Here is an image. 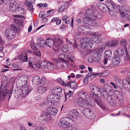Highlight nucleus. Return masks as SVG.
I'll use <instances>...</instances> for the list:
<instances>
[{
  "label": "nucleus",
  "instance_id": "obj_14",
  "mask_svg": "<svg viewBox=\"0 0 130 130\" xmlns=\"http://www.w3.org/2000/svg\"><path fill=\"white\" fill-rule=\"evenodd\" d=\"M114 79L117 85L121 89H122L123 88V83L120 78L117 76L115 77Z\"/></svg>",
  "mask_w": 130,
  "mask_h": 130
},
{
  "label": "nucleus",
  "instance_id": "obj_4",
  "mask_svg": "<svg viewBox=\"0 0 130 130\" xmlns=\"http://www.w3.org/2000/svg\"><path fill=\"white\" fill-rule=\"evenodd\" d=\"M73 117V116L68 115L67 117H63L60 119L58 124L60 126L66 128L69 126L70 123H73L72 119Z\"/></svg>",
  "mask_w": 130,
  "mask_h": 130
},
{
  "label": "nucleus",
  "instance_id": "obj_42",
  "mask_svg": "<svg viewBox=\"0 0 130 130\" xmlns=\"http://www.w3.org/2000/svg\"><path fill=\"white\" fill-rule=\"evenodd\" d=\"M46 82V80L45 79L44 77H42L40 79L38 85L43 86L45 84Z\"/></svg>",
  "mask_w": 130,
  "mask_h": 130
},
{
  "label": "nucleus",
  "instance_id": "obj_9",
  "mask_svg": "<svg viewBox=\"0 0 130 130\" xmlns=\"http://www.w3.org/2000/svg\"><path fill=\"white\" fill-rule=\"evenodd\" d=\"M86 15H87L86 17L83 19V21L84 22H87V21H89L90 20L94 19H95V14L93 12L92 10L91 9H87L86 11Z\"/></svg>",
  "mask_w": 130,
  "mask_h": 130
},
{
  "label": "nucleus",
  "instance_id": "obj_28",
  "mask_svg": "<svg viewBox=\"0 0 130 130\" xmlns=\"http://www.w3.org/2000/svg\"><path fill=\"white\" fill-rule=\"evenodd\" d=\"M14 12L17 13V14H19L22 16L24 14V11L23 8L21 7H17V8Z\"/></svg>",
  "mask_w": 130,
  "mask_h": 130
},
{
  "label": "nucleus",
  "instance_id": "obj_59",
  "mask_svg": "<svg viewBox=\"0 0 130 130\" xmlns=\"http://www.w3.org/2000/svg\"><path fill=\"white\" fill-rule=\"evenodd\" d=\"M91 41H94V42H96L97 43V40L98 39V37H93V38H91Z\"/></svg>",
  "mask_w": 130,
  "mask_h": 130
},
{
  "label": "nucleus",
  "instance_id": "obj_51",
  "mask_svg": "<svg viewBox=\"0 0 130 130\" xmlns=\"http://www.w3.org/2000/svg\"><path fill=\"white\" fill-rule=\"evenodd\" d=\"M34 130H46V128L45 127L37 126L34 128Z\"/></svg>",
  "mask_w": 130,
  "mask_h": 130
},
{
  "label": "nucleus",
  "instance_id": "obj_3",
  "mask_svg": "<svg viewBox=\"0 0 130 130\" xmlns=\"http://www.w3.org/2000/svg\"><path fill=\"white\" fill-rule=\"evenodd\" d=\"M8 81L7 80H3L1 83L0 87V94L2 98L3 99L9 96L8 98L9 99L12 94L11 92H9L7 89V87L8 84Z\"/></svg>",
  "mask_w": 130,
  "mask_h": 130
},
{
  "label": "nucleus",
  "instance_id": "obj_49",
  "mask_svg": "<svg viewBox=\"0 0 130 130\" xmlns=\"http://www.w3.org/2000/svg\"><path fill=\"white\" fill-rule=\"evenodd\" d=\"M54 51H55L56 55L58 56L61 54V51L60 49H54Z\"/></svg>",
  "mask_w": 130,
  "mask_h": 130
},
{
  "label": "nucleus",
  "instance_id": "obj_43",
  "mask_svg": "<svg viewBox=\"0 0 130 130\" xmlns=\"http://www.w3.org/2000/svg\"><path fill=\"white\" fill-rule=\"evenodd\" d=\"M120 44L121 45L124 47L125 48L128 45V43L125 39H122L120 41Z\"/></svg>",
  "mask_w": 130,
  "mask_h": 130
},
{
  "label": "nucleus",
  "instance_id": "obj_22",
  "mask_svg": "<svg viewBox=\"0 0 130 130\" xmlns=\"http://www.w3.org/2000/svg\"><path fill=\"white\" fill-rule=\"evenodd\" d=\"M40 79V77L38 75H35L34 76L31 80L32 83L33 85H38Z\"/></svg>",
  "mask_w": 130,
  "mask_h": 130
},
{
  "label": "nucleus",
  "instance_id": "obj_62",
  "mask_svg": "<svg viewBox=\"0 0 130 130\" xmlns=\"http://www.w3.org/2000/svg\"><path fill=\"white\" fill-rule=\"evenodd\" d=\"M88 77L86 76V77L83 79V82L84 84H87L88 82Z\"/></svg>",
  "mask_w": 130,
  "mask_h": 130
},
{
  "label": "nucleus",
  "instance_id": "obj_36",
  "mask_svg": "<svg viewBox=\"0 0 130 130\" xmlns=\"http://www.w3.org/2000/svg\"><path fill=\"white\" fill-rule=\"evenodd\" d=\"M93 57L95 59V61H99L101 60L100 54L97 52L94 53L93 55Z\"/></svg>",
  "mask_w": 130,
  "mask_h": 130
},
{
  "label": "nucleus",
  "instance_id": "obj_41",
  "mask_svg": "<svg viewBox=\"0 0 130 130\" xmlns=\"http://www.w3.org/2000/svg\"><path fill=\"white\" fill-rule=\"evenodd\" d=\"M38 47H45L46 46V44L45 43V41L44 40H42L40 41L38 43Z\"/></svg>",
  "mask_w": 130,
  "mask_h": 130
},
{
  "label": "nucleus",
  "instance_id": "obj_23",
  "mask_svg": "<svg viewBox=\"0 0 130 130\" xmlns=\"http://www.w3.org/2000/svg\"><path fill=\"white\" fill-rule=\"evenodd\" d=\"M48 89L47 86L43 87V86L39 87L37 91V93L42 94L45 93Z\"/></svg>",
  "mask_w": 130,
  "mask_h": 130
},
{
  "label": "nucleus",
  "instance_id": "obj_17",
  "mask_svg": "<svg viewBox=\"0 0 130 130\" xmlns=\"http://www.w3.org/2000/svg\"><path fill=\"white\" fill-rule=\"evenodd\" d=\"M106 3L109 9V11H113L115 9L114 6V4L111 0H108L106 1Z\"/></svg>",
  "mask_w": 130,
  "mask_h": 130
},
{
  "label": "nucleus",
  "instance_id": "obj_34",
  "mask_svg": "<svg viewBox=\"0 0 130 130\" xmlns=\"http://www.w3.org/2000/svg\"><path fill=\"white\" fill-rule=\"evenodd\" d=\"M30 45L32 49L35 51L37 50L39 47L38 43H35L33 42H31Z\"/></svg>",
  "mask_w": 130,
  "mask_h": 130
},
{
  "label": "nucleus",
  "instance_id": "obj_45",
  "mask_svg": "<svg viewBox=\"0 0 130 130\" xmlns=\"http://www.w3.org/2000/svg\"><path fill=\"white\" fill-rule=\"evenodd\" d=\"M65 59H68L71 60L72 59V58H73V56L71 55L69 53H67L66 54H65Z\"/></svg>",
  "mask_w": 130,
  "mask_h": 130
},
{
  "label": "nucleus",
  "instance_id": "obj_46",
  "mask_svg": "<svg viewBox=\"0 0 130 130\" xmlns=\"http://www.w3.org/2000/svg\"><path fill=\"white\" fill-rule=\"evenodd\" d=\"M90 34L91 36H100L101 35V34L98 32H92Z\"/></svg>",
  "mask_w": 130,
  "mask_h": 130
},
{
  "label": "nucleus",
  "instance_id": "obj_31",
  "mask_svg": "<svg viewBox=\"0 0 130 130\" xmlns=\"http://www.w3.org/2000/svg\"><path fill=\"white\" fill-rule=\"evenodd\" d=\"M41 68L45 71H47V67L48 64V62L45 61H43L41 63Z\"/></svg>",
  "mask_w": 130,
  "mask_h": 130
},
{
  "label": "nucleus",
  "instance_id": "obj_35",
  "mask_svg": "<svg viewBox=\"0 0 130 130\" xmlns=\"http://www.w3.org/2000/svg\"><path fill=\"white\" fill-rule=\"evenodd\" d=\"M68 84V87L70 86L71 88L72 89H76L77 86L76 82L74 81L69 82Z\"/></svg>",
  "mask_w": 130,
  "mask_h": 130
},
{
  "label": "nucleus",
  "instance_id": "obj_60",
  "mask_svg": "<svg viewBox=\"0 0 130 130\" xmlns=\"http://www.w3.org/2000/svg\"><path fill=\"white\" fill-rule=\"evenodd\" d=\"M35 65L36 66V67L37 69H39L41 67V63L40 62H37L35 64Z\"/></svg>",
  "mask_w": 130,
  "mask_h": 130
},
{
  "label": "nucleus",
  "instance_id": "obj_10",
  "mask_svg": "<svg viewBox=\"0 0 130 130\" xmlns=\"http://www.w3.org/2000/svg\"><path fill=\"white\" fill-rule=\"evenodd\" d=\"M52 119L51 116L47 113L43 114L39 118V122L42 124H45L47 121L51 120Z\"/></svg>",
  "mask_w": 130,
  "mask_h": 130
},
{
  "label": "nucleus",
  "instance_id": "obj_12",
  "mask_svg": "<svg viewBox=\"0 0 130 130\" xmlns=\"http://www.w3.org/2000/svg\"><path fill=\"white\" fill-rule=\"evenodd\" d=\"M84 114L86 117L90 119H93L95 117L94 113L88 108L85 109Z\"/></svg>",
  "mask_w": 130,
  "mask_h": 130
},
{
  "label": "nucleus",
  "instance_id": "obj_16",
  "mask_svg": "<svg viewBox=\"0 0 130 130\" xmlns=\"http://www.w3.org/2000/svg\"><path fill=\"white\" fill-rule=\"evenodd\" d=\"M54 46L56 47L59 46L62 43V40L59 36H56L54 38Z\"/></svg>",
  "mask_w": 130,
  "mask_h": 130
},
{
  "label": "nucleus",
  "instance_id": "obj_38",
  "mask_svg": "<svg viewBox=\"0 0 130 130\" xmlns=\"http://www.w3.org/2000/svg\"><path fill=\"white\" fill-rule=\"evenodd\" d=\"M86 29H88L89 30V28L85 26H80L78 27L77 29L78 31L80 33L82 31Z\"/></svg>",
  "mask_w": 130,
  "mask_h": 130
},
{
  "label": "nucleus",
  "instance_id": "obj_56",
  "mask_svg": "<svg viewBox=\"0 0 130 130\" xmlns=\"http://www.w3.org/2000/svg\"><path fill=\"white\" fill-rule=\"evenodd\" d=\"M12 17H15L17 18H20L22 19H24V16H22L20 15H13Z\"/></svg>",
  "mask_w": 130,
  "mask_h": 130
},
{
  "label": "nucleus",
  "instance_id": "obj_37",
  "mask_svg": "<svg viewBox=\"0 0 130 130\" xmlns=\"http://www.w3.org/2000/svg\"><path fill=\"white\" fill-rule=\"evenodd\" d=\"M54 64L50 62H48V64L47 66V71H52L54 70Z\"/></svg>",
  "mask_w": 130,
  "mask_h": 130
},
{
  "label": "nucleus",
  "instance_id": "obj_47",
  "mask_svg": "<svg viewBox=\"0 0 130 130\" xmlns=\"http://www.w3.org/2000/svg\"><path fill=\"white\" fill-rule=\"evenodd\" d=\"M58 58L62 61L64 60V59H65V54L62 53L58 56Z\"/></svg>",
  "mask_w": 130,
  "mask_h": 130
},
{
  "label": "nucleus",
  "instance_id": "obj_48",
  "mask_svg": "<svg viewBox=\"0 0 130 130\" xmlns=\"http://www.w3.org/2000/svg\"><path fill=\"white\" fill-rule=\"evenodd\" d=\"M104 6L103 7L102 10L103 12H108L109 11V10L106 5H104Z\"/></svg>",
  "mask_w": 130,
  "mask_h": 130
},
{
  "label": "nucleus",
  "instance_id": "obj_50",
  "mask_svg": "<svg viewBox=\"0 0 130 130\" xmlns=\"http://www.w3.org/2000/svg\"><path fill=\"white\" fill-rule=\"evenodd\" d=\"M122 6H121L119 5L118 6L115 8V9L116 11L117 12H120L122 11Z\"/></svg>",
  "mask_w": 130,
  "mask_h": 130
},
{
  "label": "nucleus",
  "instance_id": "obj_26",
  "mask_svg": "<svg viewBox=\"0 0 130 130\" xmlns=\"http://www.w3.org/2000/svg\"><path fill=\"white\" fill-rule=\"evenodd\" d=\"M120 62V57L116 55L114 56L112 60V63L114 65L118 64Z\"/></svg>",
  "mask_w": 130,
  "mask_h": 130
},
{
  "label": "nucleus",
  "instance_id": "obj_15",
  "mask_svg": "<svg viewBox=\"0 0 130 130\" xmlns=\"http://www.w3.org/2000/svg\"><path fill=\"white\" fill-rule=\"evenodd\" d=\"M114 93L115 97L119 100L122 101L124 100L123 96L122 93L119 91L115 90Z\"/></svg>",
  "mask_w": 130,
  "mask_h": 130
},
{
  "label": "nucleus",
  "instance_id": "obj_24",
  "mask_svg": "<svg viewBox=\"0 0 130 130\" xmlns=\"http://www.w3.org/2000/svg\"><path fill=\"white\" fill-rule=\"evenodd\" d=\"M46 43L47 45L49 47H52L54 46V40L51 39H46Z\"/></svg>",
  "mask_w": 130,
  "mask_h": 130
},
{
  "label": "nucleus",
  "instance_id": "obj_40",
  "mask_svg": "<svg viewBox=\"0 0 130 130\" xmlns=\"http://www.w3.org/2000/svg\"><path fill=\"white\" fill-rule=\"evenodd\" d=\"M70 47H69L68 45L64 44L61 47V50L63 52H67Z\"/></svg>",
  "mask_w": 130,
  "mask_h": 130
},
{
  "label": "nucleus",
  "instance_id": "obj_13",
  "mask_svg": "<svg viewBox=\"0 0 130 130\" xmlns=\"http://www.w3.org/2000/svg\"><path fill=\"white\" fill-rule=\"evenodd\" d=\"M46 110L48 113L51 116L55 115L57 113L58 111L57 109L55 107H48L46 108Z\"/></svg>",
  "mask_w": 130,
  "mask_h": 130
},
{
  "label": "nucleus",
  "instance_id": "obj_5",
  "mask_svg": "<svg viewBox=\"0 0 130 130\" xmlns=\"http://www.w3.org/2000/svg\"><path fill=\"white\" fill-rule=\"evenodd\" d=\"M89 97L83 99L77 98L76 101L78 105L82 107H90L91 106H94L95 105V101L90 103L89 101Z\"/></svg>",
  "mask_w": 130,
  "mask_h": 130
},
{
  "label": "nucleus",
  "instance_id": "obj_19",
  "mask_svg": "<svg viewBox=\"0 0 130 130\" xmlns=\"http://www.w3.org/2000/svg\"><path fill=\"white\" fill-rule=\"evenodd\" d=\"M9 8L10 10L14 12L15 11L17 7V3L16 2L10 1L9 3Z\"/></svg>",
  "mask_w": 130,
  "mask_h": 130
},
{
  "label": "nucleus",
  "instance_id": "obj_63",
  "mask_svg": "<svg viewBox=\"0 0 130 130\" xmlns=\"http://www.w3.org/2000/svg\"><path fill=\"white\" fill-rule=\"evenodd\" d=\"M60 84L63 86H68V83L66 84L63 80H62V81H61V83H60Z\"/></svg>",
  "mask_w": 130,
  "mask_h": 130
},
{
  "label": "nucleus",
  "instance_id": "obj_55",
  "mask_svg": "<svg viewBox=\"0 0 130 130\" xmlns=\"http://www.w3.org/2000/svg\"><path fill=\"white\" fill-rule=\"evenodd\" d=\"M127 75L128 77H127L126 80L128 84L130 85V72L127 73Z\"/></svg>",
  "mask_w": 130,
  "mask_h": 130
},
{
  "label": "nucleus",
  "instance_id": "obj_29",
  "mask_svg": "<svg viewBox=\"0 0 130 130\" xmlns=\"http://www.w3.org/2000/svg\"><path fill=\"white\" fill-rule=\"evenodd\" d=\"M78 95L79 98L83 99L89 97L88 94L85 92L83 91H79L78 92Z\"/></svg>",
  "mask_w": 130,
  "mask_h": 130
},
{
  "label": "nucleus",
  "instance_id": "obj_57",
  "mask_svg": "<svg viewBox=\"0 0 130 130\" xmlns=\"http://www.w3.org/2000/svg\"><path fill=\"white\" fill-rule=\"evenodd\" d=\"M65 130H78L76 128L71 126H69L65 128Z\"/></svg>",
  "mask_w": 130,
  "mask_h": 130
},
{
  "label": "nucleus",
  "instance_id": "obj_18",
  "mask_svg": "<svg viewBox=\"0 0 130 130\" xmlns=\"http://www.w3.org/2000/svg\"><path fill=\"white\" fill-rule=\"evenodd\" d=\"M81 111V110L79 109L74 108L72 109V112L74 117L76 118L79 116Z\"/></svg>",
  "mask_w": 130,
  "mask_h": 130
},
{
  "label": "nucleus",
  "instance_id": "obj_64",
  "mask_svg": "<svg viewBox=\"0 0 130 130\" xmlns=\"http://www.w3.org/2000/svg\"><path fill=\"white\" fill-rule=\"evenodd\" d=\"M110 84L114 88L116 89H117L118 88V87L115 84L112 82H110Z\"/></svg>",
  "mask_w": 130,
  "mask_h": 130
},
{
  "label": "nucleus",
  "instance_id": "obj_61",
  "mask_svg": "<svg viewBox=\"0 0 130 130\" xmlns=\"http://www.w3.org/2000/svg\"><path fill=\"white\" fill-rule=\"evenodd\" d=\"M127 51H126V56H125V60L127 61H129L130 60V59L129 56L127 55L128 53H127Z\"/></svg>",
  "mask_w": 130,
  "mask_h": 130
},
{
  "label": "nucleus",
  "instance_id": "obj_11",
  "mask_svg": "<svg viewBox=\"0 0 130 130\" xmlns=\"http://www.w3.org/2000/svg\"><path fill=\"white\" fill-rule=\"evenodd\" d=\"M26 77V81L27 83L25 84V96H27L32 90L30 85L28 82V80L29 77V76L27 75H25V77Z\"/></svg>",
  "mask_w": 130,
  "mask_h": 130
},
{
  "label": "nucleus",
  "instance_id": "obj_39",
  "mask_svg": "<svg viewBox=\"0 0 130 130\" xmlns=\"http://www.w3.org/2000/svg\"><path fill=\"white\" fill-rule=\"evenodd\" d=\"M26 5V8L27 10L33 13L34 9L33 8V6L31 4H27Z\"/></svg>",
  "mask_w": 130,
  "mask_h": 130
},
{
  "label": "nucleus",
  "instance_id": "obj_1",
  "mask_svg": "<svg viewBox=\"0 0 130 130\" xmlns=\"http://www.w3.org/2000/svg\"><path fill=\"white\" fill-rule=\"evenodd\" d=\"M14 21L15 24L11 25V27L12 29L8 28L4 32L6 38L8 39H13L16 35L15 31L18 32L20 31V26H22L23 25V22L21 19L15 18L14 19Z\"/></svg>",
  "mask_w": 130,
  "mask_h": 130
},
{
  "label": "nucleus",
  "instance_id": "obj_54",
  "mask_svg": "<svg viewBox=\"0 0 130 130\" xmlns=\"http://www.w3.org/2000/svg\"><path fill=\"white\" fill-rule=\"evenodd\" d=\"M37 6L40 7H46L47 6V5L46 3H39L38 4Z\"/></svg>",
  "mask_w": 130,
  "mask_h": 130
},
{
  "label": "nucleus",
  "instance_id": "obj_6",
  "mask_svg": "<svg viewBox=\"0 0 130 130\" xmlns=\"http://www.w3.org/2000/svg\"><path fill=\"white\" fill-rule=\"evenodd\" d=\"M81 44L80 46L82 48L90 49L93 45V43L91 41V39L88 37H85L80 40Z\"/></svg>",
  "mask_w": 130,
  "mask_h": 130
},
{
  "label": "nucleus",
  "instance_id": "obj_2",
  "mask_svg": "<svg viewBox=\"0 0 130 130\" xmlns=\"http://www.w3.org/2000/svg\"><path fill=\"white\" fill-rule=\"evenodd\" d=\"M90 89L91 91L89 92V94L91 97H92V99L102 109H104L105 105L104 103L102 102L100 98L96 95H99L101 94L102 95L101 91L102 89H102L100 91L99 88L93 85L90 86Z\"/></svg>",
  "mask_w": 130,
  "mask_h": 130
},
{
  "label": "nucleus",
  "instance_id": "obj_8",
  "mask_svg": "<svg viewBox=\"0 0 130 130\" xmlns=\"http://www.w3.org/2000/svg\"><path fill=\"white\" fill-rule=\"evenodd\" d=\"M60 99V96L57 94H51L47 97L48 104H54L59 102Z\"/></svg>",
  "mask_w": 130,
  "mask_h": 130
},
{
  "label": "nucleus",
  "instance_id": "obj_27",
  "mask_svg": "<svg viewBox=\"0 0 130 130\" xmlns=\"http://www.w3.org/2000/svg\"><path fill=\"white\" fill-rule=\"evenodd\" d=\"M29 60L30 62L29 63L28 65L30 67L33 68V66L32 64V63H35L37 62L38 60V58L37 57H31L29 58Z\"/></svg>",
  "mask_w": 130,
  "mask_h": 130
},
{
  "label": "nucleus",
  "instance_id": "obj_52",
  "mask_svg": "<svg viewBox=\"0 0 130 130\" xmlns=\"http://www.w3.org/2000/svg\"><path fill=\"white\" fill-rule=\"evenodd\" d=\"M66 44L65 45H68L69 47H71L72 46V42L67 39H66Z\"/></svg>",
  "mask_w": 130,
  "mask_h": 130
},
{
  "label": "nucleus",
  "instance_id": "obj_44",
  "mask_svg": "<svg viewBox=\"0 0 130 130\" xmlns=\"http://www.w3.org/2000/svg\"><path fill=\"white\" fill-rule=\"evenodd\" d=\"M94 13L95 14V19L96 20V18L98 19H100L102 17V15L100 13L96 11L94 12Z\"/></svg>",
  "mask_w": 130,
  "mask_h": 130
},
{
  "label": "nucleus",
  "instance_id": "obj_58",
  "mask_svg": "<svg viewBox=\"0 0 130 130\" xmlns=\"http://www.w3.org/2000/svg\"><path fill=\"white\" fill-rule=\"evenodd\" d=\"M105 50L104 47H99L98 48V51H99L100 53H102L103 51Z\"/></svg>",
  "mask_w": 130,
  "mask_h": 130
},
{
  "label": "nucleus",
  "instance_id": "obj_32",
  "mask_svg": "<svg viewBox=\"0 0 130 130\" xmlns=\"http://www.w3.org/2000/svg\"><path fill=\"white\" fill-rule=\"evenodd\" d=\"M117 44H118L117 41L112 40L107 42L106 43V45L107 46L109 47H113L116 45Z\"/></svg>",
  "mask_w": 130,
  "mask_h": 130
},
{
  "label": "nucleus",
  "instance_id": "obj_21",
  "mask_svg": "<svg viewBox=\"0 0 130 130\" xmlns=\"http://www.w3.org/2000/svg\"><path fill=\"white\" fill-rule=\"evenodd\" d=\"M95 19H91L89 21H87V22L85 23L92 26L96 27L99 25V24L98 23L96 22L95 21Z\"/></svg>",
  "mask_w": 130,
  "mask_h": 130
},
{
  "label": "nucleus",
  "instance_id": "obj_7",
  "mask_svg": "<svg viewBox=\"0 0 130 130\" xmlns=\"http://www.w3.org/2000/svg\"><path fill=\"white\" fill-rule=\"evenodd\" d=\"M102 96L106 99L107 101L112 105H114L116 104V101L113 97L112 96H108L107 90L106 89H102L101 91Z\"/></svg>",
  "mask_w": 130,
  "mask_h": 130
},
{
  "label": "nucleus",
  "instance_id": "obj_53",
  "mask_svg": "<svg viewBox=\"0 0 130 130\" xmlns=\"http://www.w3.org/2000/svg\"><path fill=\"white\" fill-rule=\"evenodd\" d=\"M88 61L89 62L92 63L93 61H95V59L93 57V55L92 56H90L89 57L88 59Z\"/></svg>",
  "mask_w": 130,
  "mask_h": 130
},
{
  "label": "nucleus",
  "instance_id": "obj_33",
  "mask_svg": "<svg viewBox=\"0 0 130 130\" xmlns=\"http://www.w3.org/2000/svg\"><path fill=\"white\" fill-rule=\"evenodd\" d=\"M116 52L118 55L121 57H123L124 55V51L123 48L119 49L116 51Z\"/></svg>",
  "mask_w": 130,
  "mask_h": 130
},
{
  "label": "nucleus",
  "instance_id": "obj_20",
  "mask_svg": "<svg viewBox=\"0 0 130 130\" xmlns=\"http://www.w3.org/2000/svg\"><path fill=\"white\" fill-rule=\"evenodd\" d=\"M57 66L59 68H61L64 69H67L68 68V65L67 63L65 62H59L57 63Z\"/></svg>",
  "mask_w": 130,
  "mask_h": 130
},
{
  "label": "nucleus",
  "instance_id": "obj_30",
  "mask_svg": "<svg viewBox=\"0 0 130 130\" xmlns=\"http://www.w3.org/2000/svg\"><path fill=\"white\" fill-rule=\"evenodd\" d=\"M105 59H109L112 56V52L110 50L106 51L104 53Z\"/></svg>",
  "mask_w": 130,
  "mask_h": 130
},
{
  "label": "nucleus",
  "instance_id": "obj_25",
  "mask_svg": "<svg viewBox=\"0 0 130 130\" xmlns=\"http://www.w3.org/2000/svg\"><path fill=\"white\" fill-rule=\"evenodd\" d=\"M52 92L53 93H55L54 94H57L60 95L62 92V88L60 87H56L52 90Z\"/></svg>",
  "mask_w": 130,
  "mask_h": 130
}]
</instances>
